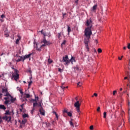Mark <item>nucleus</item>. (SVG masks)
Returning <instances> with one entry per match:
<instances>
[{
    "instance_id": "nucleus-1",
    "label": "nucleus",
    "mask_w": 130,
    "mask_h": 130,
    "mask_svg": "<svg viewBox=\"0 0 130 130\" xmlns=\"http://www.w3.org/2000/svg\"><path fill=\"white\" fill-rule=\"evenodd\" d=\"M75 58V57L72 56L70 60L68 55H66L65 57H63V60L64 62H66V64H68V63H71V64H74V63H76V60Z\"/></svg>"
},
{
    "instance_id": "nucleus-2",
    "label": "nucleus",
    "mask_w": 130,
    "mask_h": 130,
    "mask_svg": "<svg viewBox=\"0 0 130 130\" xmlns=\"http://www.w3.org/2000/svg\"><path fill=\"white\" fill-rule=\"evenodd\" d=\"M92 28L86 27L84 31V35L86 38H91V35H92Z\"/></svg>"
},
{
    "instance_id": "nucleus-3",
    "label": "nucleus",
    "mask_w": 130,
    "mask_h": 130,
    "mask_svg": "<svg viewBox=\"0 0 130 130\" xmlns=\"http://www.w3.org/2000/svg\"><path fill=\"white\" fill-rule=\"evenodd\" d=\"M3 119H4V120H6V121H7V122H10V121L12 120V117L8 116L7 115H5L4 117H2V116H0V123H2L3 122Z\"/></svg>"
},
{
    "instance_id": "nucleus-4",
    "label": "nucleus",
    "mask_w": 130,
    "mask_h": 130,
    "mask_svg": "<svg viewBox=\"0 0 130 130\" xmlns=\"http://www.w3.org/2000/svg\"><path fill=\"white\" fill-rule=\"evenodd\" d=\"M85 26H87V28H92L93 27V20H92V19L90 18L86 20Z\"/></svg>"
},
{
    "instance_id": "nucleus-5",
    "label": "nucleus",
    "mask_w": 130,
    "mask_h": 130,
    "mask_svg": "<svg viewBox=\"0 0 130 130\" xmlns=\"http://www.w3.org/2000/svg\"><path fill=\"white\" fill-rule=\"evenodd\" d=\"M74 106L76 107L78 113L80 114L81 113V111L80 110V106H81L80 101H77V102L74 104Z\"/></svg>"
},
{
    "instance_id": "nucleus-6",
    "label": "nucleus",
    "mask_w": 130,
    "mask_h": 130,
    "mask_svg": "<svg viewBox=\"0 0 130 130\" xmlns=\"http://www.w3.org/2000/svg\"><path fill=\"white\" fill-rule=\"evenodd\" d=\"M90 38H86V39H84V43L85 44V47L86 48V51L89 52V46H88V44H89V42H90V40H89Z\"/></svg>"
},
{
    "instance_id": "nucleus-7",
    "label": "nucleus",
    "mask_w": 130,
    "mask_h": 130,
    "mask_svg": "<svg viewBox=\"0 0 130 130\" xmlns=\"http://www.w3.org/2000/svg\"><path fill=\"white\" fill-rule=\"evenodd\" d=\"M2 93L3 94L6 93L4 95V96H5L6 97H8L9 96H11V94L10 93H9V91H8V88H2Z\"/></svg>"
},
{
    "instance_id": "nucleus-8",
    "label": "nucleus",
    "mask_w": 130,
    "mask_h": 130,
    "mask_svg": "<svg viewBox=\"0 0 130 130\" xmlns=\"http://www.w3.org/2000/svg\"><path fill=\"white\" fill-rule=\"evenodd\" d=\"M14 72L16 73V75H13V78H14L15 81H17V80L19 79V75L18 74V73H19V71H18L17 69H15Z\"/></svg>"
},
{
    "instance_id": "nucleus-9",
    "label": "nucleus",
    "mask_w": 130,
    "mask_h": 130,
    "mask_svg": "<svg viewBox=\"0 0 130 130\" xmlns=\"http://www.w3.org/2000/svg\"><path fill=\"white\" fill-rule=\"evenodd\" d=\"M73 70H74L75 73H79V72H81V69H80V67H79V66L73 67Z\"/></svg>"
},
{
    "instance_id": "nucleus-10",
    "label": "nucleus",
    "mask_w": 130,
    "mask_h": 130,
    "mask_svg": "<svg viewBox=\"0 0 130 130\" xmlns=\"http://www.w3.org/2000/svg\"><path fill=\"white\" fill-rule=\"evenodd\" d=\"M32 55V53L29 54L28 55H25L23 57V61L25 60V59L27 58H29Z\"/></svg>"
},
{
    "instance_id": "nucleus-11",
    "label": "nucleus",
    "mask_w": 130,
    "mask_h": 130,
    "mask_svg": "<svg viewBox=\"0 0 130 130\" xmlns=\"http://www.w3.org/2000/svg\"><path fill=\"white\" fill-rule=\"evenodd\" d=\"M39 112L40 113V114L42 115H45V111L43 109V108L42 109H39Z\"/></svg>"
},
{
    "instance_id": "nucleus-12",
    "label": "nucleus",
    "mask_w": 130,
    "mask_h": 130,
    "mask_svg": "<svg viewBox=\"0 0 130 130\" xmlns=\"http://www.w3.org/2000/svg\"><path fill=\"white\" fill-rule=\"evenodd\" d=\"M45 44H44L43 45H37V50H38L39 51L41 50V48L43 47V46H45ZM38 46H39V48H38Z\"/></svg>"
},
{
    "instance_id": "nucleus-13",
    "label": "nucleus",
    "mask_w": 130,
    "mask_h": 130,
    "mask_svg": "<svg viewBox=\"0 0 130 130\" xmlns=\"http://www.w3.org/2000/svg\"><path fill=\"white\" fill-rule=\"evenodd\" d=\"M43 43H44V44H46L47 45H50V43H49V42L46 41V39L43 40Z\"/></svg>"
},
{
    "instance_id": "nucleus-14",
    "label": "nucleus",
    "mask_w": 130,
    "mask_h": 130,
    "mask_svg": "<svg viewBox=\"0 0 130 130\" xmlns=\"http://www.w3.org/2000/svg\"><path fill=\"white\" fill-rule=\"evenodd\" d=\"M28 120L26 118H23V119L21 121V124H26V122H27Z\"/></svg>"
},
{
    "instance_id": "nucleus-15",
    "label": "nucleus",
    "mask_w": 130,
    "mask_h": 130,
    "mask_svg": "<svg viewBox=\"0 0 130 130\" xmlns=\"http://www.w3.org/2000/svg\"><path fill=\"white\" fill-rule=\"evenodd\" d=\"M9 97H11V98L10 100L11 102H12V103H14V102H15V101L16 100V98H13L12 95L9 96Z\"/></svg>"
},
{
    "instance_id": "nucleus-16",
    "label": "nucleus",
    "mask_w": 130,
    "mask_h": 130,
    "mask_svg": "<svg viewBox=\"0 0 130 130\" xmlns=\"http://www.w3.org/2000/svg\"><path fill=\"white\" fill-rule=\"evenodd\" d=\"M0 109H3V110H6L7 108L4 105H0Z\"/></svg>"
},
{
    "instance_id": "nucleus-17",
    "label": "nucleus",
    "mask_w": 130,
    "mask_h": 130,
    "mask_svg": "<svg viewBox=\"0 0 130 130\" xmlns=\"http://www.w3.org/2000/svg\"><path fill=\"white\" fill-rule=\"evenodd\" d=\"M11 113H12L11 112H10V110H7L6 111V112L5 113V115H11Z\"/></svg>"
},
{
    "instance_id": "nucleus-18",
    "label": "nucleus",
    "mask_w": 130,
    "mask_h": 130,
    "mask_svg": "<svg viewBox=\"0 0 130 130\" xmlns=\"http://www.w3.org/2000/svg\"><path fill=\"white\" fill-rule=\"evenodd\" d=\"M97 9V5H95L92 7V11L95 12L96 11V9Z\"/></svg>"
},
{
    "instance_id": "nucleus-19",
    "label": "nucleus",
    "mask_w": 130,
    "mask_h": 130,
    "mask_svg": "<svg viewBox=\"0 0 130 130\" xmlns=\"http://www.w3.org/2000/svg\"><path fill=\"white\" fill-rule=\"evenodd\" d=\"M26 73H29L30 75H32V71H31V69L30 68L27 69L26 71Z\"/></svg>"
},
{
    "instance_id": "nucleus-20",
    "label": "nucleus",
    "mask_w": 130,
    "mask_h": 130,
    "mask_svg": "<svg viewBox=\"0 0 130 130\" xmlns=\"http://www.w3.org/2000/svg\"><path fill=\"white\" fill-rule=\"evenodd\" d=\"M19 57L20 58L16 59L17 62H19V61H22V60L23 61V56H19Z\"/></svg>"
},
{
    "instance_id": "nucleus-21",
    "label": "nucleus",
    "mask_w": 130,
    "mask_h": 130,
    "mask_svg": "<svg viewBox=\"0 0 130 130\" xmlns=\"http://www.w3.org/2000/svg\"><path fill=\"white\" fill-rule=\"evenodd\" d=\"M71 126H72V127H74L75 126L74 125V123H73V119H71V120L69 121Z\"/></svg>"
},
{
    "instance_id": "nucleus-22",
    "label": "nucleus",
    "mask_w": 130,
    "mask_h": 130,
    "mask_svg": "<svg viewBox=\"0 0 130 130\" xmlns=\"http://www.w3.org/2000/svg\"><path fill=\"white\" fill-rule=\"evenodd\" d=\"M39 98L38 96L35 97V99H31V101H33V102H36L37 101H38Z\"/></svg>"
},
{
    "instance_id": "nucleus-23",
    "label": "nucleus",
    "mask_w": 130,
    "mask_h": 130,
    "mask_svg": "<svg viewBox=\"0 0 130 130\" xmlns=\"http://www.w3.org/2000/svg\"><path fill=\"white\" fill-rule=\"evenodd\" d=\"M126 71L127 72V74H128V72L130 71V66H127L126 68H125Z\"/></svg>"
},
{
    "instance_id": "nucleus-24",
    "label": "nucleus",
    "mask_w": 130,
    "mask_h": 130,
    "mask_svg": "<svg viewBox=\"0 0 130 130\" xmlns=\"http://www.w3.org/2000/svg\"><path fill=\"white\" fill-rule=\"evenodd\" d=\"M22 117L23 118H26V117L29 118V115H28V114H24L22 115Z\"/></svg>"
},
{
    "instance_id": "nucleus-25",
    "label": "nucleus",
    "mask_w": 130,
    "mask_h": 130,
    "mask_svg": "<svg viewBox=\"0 0 130 130\" xmlns=\"http://www.w3.org/2000/svg\"><path fill=\"white\" fill-rule=\"evenodd\" d=\"M46 125L47 127H50L51 124L49 122H45Z\"/></svg>"
},
{
    "instance_id": "nucleus-26",
    "label": "nucleus",
    "mask_w": 130,
    "mask_h": 130,
    "mask_svg": "<svg viewBox=\"0 0 130 130\" xmlns=\"http://www.w3.org/2000/svg\"><path fill=\"white\" fill-rule=\"evenodd\" d=\"M38 103H37V101L33 103V107L35 108V107H36V106H37V105H38Z\"/></svg>"
},
{
    "instance_id": "nucleus-27",
    "label": "nucleus",
    "mask_w": 130,
    "mask_h": 130,
    "mask_svg": "<svg viewBox=\"0 0 130 130\" xmlns=\"http://www.w3.org/2000/svg\"><path fill=\"white\" fill-rule=\"evenodd\" d=\"M38 104V107H40V109H42L43 107H42V105H41V103L39 102Z\"/></svg>"
},
{
    "instance_id": "nucleus-28",
    "label": "nucleus",
    "mask_w": 130,
    "mask_h": 130,
    "mask_svg": "<svg viewBox=\"0 0 130 130\" xmlns=\"http://www.w3.org/2000/svg\"><path fill=\"white\" fill-rule=\"evenodd\" d=\"M40 32H41L42 34H43L44 36H46V32L43 31V29H42L41 31H40Z\"/></svg>"
},
{
    "instance_id": "nucleus-29",
    "label": "nucleus",
    "mask_w": 130,
    "mask_h": 130,
    "mask_svg": "<svg viewBox=\"0 0 130 130\" xmlns=\"http://www.w3.org/2000/svg\"><path fill=\"white\" fill-rule=\"evenodd\" d=\"M67 114H68V116H70V117H72V116H73V114H72V112H68L67 113Z\"/></svg>"
},
{
    "instance_id": "nucleus-30",
    "label": "nucleus",
    "mask_w": 130,
    "mask_h": 130,
    "mask_svg": "<svg viewBox=\"0 0 130 130\" xmlns=\"http://www.w3.org/2000/svg\"><path fill=\"white\" fill-rule=\"evenodd\" d=\"M68 32L69 34H70V32H72V30L71 29L70 26H68Z\"/></svg>"
},
{
    "instance_id": "nucleus-31",
    "label": "nucleus",
    "mask_w": 130,
    "mask_h": 130,
    "mask_svg": "<svg viewBox=\"0 0 130 130\" xmlns=\"http://www.w3.org/2000/svg\"><path fill=\"white\" fill-rule=\"evenodd\" d=\"M32 81L30 80V82H28V89L30 88V86H31V85H32Z\"/></svg>"
},
{
    "instance_id": "nucleus-32",
    "label": "nucleus",
    "mask_w": 130,
    "mask_h": 130,
    "mask_svg": "<svg viewBox=\"0 0 130 130\" xmlns=\"http://www.w3.org/2000/svg\"><path fill=\"white\" fill-rule=\"evenodd\" d=\"M48 62L49 64H50V63H51V62H52V60H51L50 58H49L48 59Z\"/></svg>"
},
{
    "instance_id": "nucleus-33",
    "label": "nucleus",
    "mask_w": 130,
    "mask_h": 130,
    "mask_svg": "<svg viewBox=\"0 0 130 130\" xmlns=\"http://www.w3.org/2000/svg\"><path fill=\"white\" fill-rule=\"evenodd\" d=\"M9 102H10V100L5 101V105H8Z\"/></svg>"
},
{
    "instance_id": "nucleus-34",
    "label": "nucleus",
    "mask_w": 130,
    "mask_h": 130,
    "mask_svg": "<svg viewBox=\"0 0 130 130\" xmlns=\"http://www.w3.org/2000/svg\"><path fill=\"white\" fill-rule=\"evenodd\" d=\"M63 70V67L62 68V69L60 68H58V72H59L60 73H62Z\"/></svg>"
},
{
    "instance_id": "nucleus-35",
    "label": "nucleus",
    "mask_w": 130,
    "mask_h": 130,
    "mask_svg": "<svg viewBox=\"0 0 130 130\" xmlns=\"http://www.w3.org/2000/svg\"><path fill=\"white\" fill-rule=\"evenodd\" d=\"M21 39V38H19V39H17L16 41V44H19V41H20V40Z\"/></svg>"
},
{
    "instance_id": "nucleus-36",
    "label": "nucleus",
    "mask_w": 130,
    "mask_h": 130,
    "mask_svg": "<svg viewBox=\"0 0 130 130\" xmlns=\"http://www.w3.org/2000/svg\"><path fill=\"white\" fill-rule=\"evenodd\" d=\"M24 95H26V98H30V94L28 93H25Z\"/></svg>"
},
{
    "instance_id": "nucleus-37",
    "label": "nucleus",
    "mask_w": 130,
    "mask_h": 130,
    "mask_svg": "<svg viewBox=\"0 0 130 130\" xmlns=\"http://www.w3.org/2000/svg\"><path fill=\"white\" fill-rule=\"evenodd\" d=\"M69 112H68V110L66 109H64V110L63 111V114H64V113H68Z\"/></svg>"
},
{
    "instance_id": "nucleus-38",
    "label": "nucleus",
    "mask_w": 130,
    "mask_h": 130,
    "mask_svg": "<svg viewBox=\"0 0 130 130\" xmlns=\"http://www.w3.org/2000/svg\"><path fill=\"white\" fill-rule=\"evenodd\" d=\"M34 110H35V108H34V107H33L32 110H31V114H33V113H34Z\"/></svg>"
},
{
    "instance_id": "nucleus-39",
    "label": "nucleus",
    "mask_w": 130,
    "mask_h": 130,
    "mask_svg": "<svg viewBox=\"0 0 130 130\" xmlns=\"http://www.w3.org/2000/svg\"><path fill=\"white\" fill-rule=\"evenodd\" d=\"M98 52H99V53H101V52H102V50L100 48H99L98 50Z\"/></svg>"
},
{
    "instance_id": "nucleus-40",
    "label": "nucleus",
    "mask_w": 130,
    "mask_h": 130,
    "mask_svg": "<svg viewBox=\"0 0 130 130\" xmlns=\"http://www.w3.org/2000/svg\"><path fill=\"white\" fill-rule=\"evenodd\" d=\"M107 113L106 112H104V118H106Z\"/></svg>"
},
{
    "instance_id": "nucleus-41",
    "label": "nucleus",
    "mask_w": 130,
    "mask_h": 130,
    "mask_svg": "<svg viewBox=\"0 0 130 130\" xmlns=\"http://www.w3.org/2000/svg\"><path fill=\"white\" fill-rule=\"evenodd\" d=\"M61 36V34L60 33H58V39H60V37Z\"/></svg>"
},
{
    "instance_id": "nucleus-42",
    "label": "nucleus",
    "mask_w": 130,
    "mask_h": 130,
    "mask_svg": "<svg viewBox=\"0 0 130 130\" xmlns=\"http://www.w3.org/2000/svg\"><path fill=\"white\" fill-rule=\"evenodd\" d=\"M78 86H79V87H81L82 86V83H81L80 82H78L77 83Z\"/></svg>"
},
{
    "instance_id": "nucleus-43",
    "label": "nucleus",
    "mask_w": 130,
    "mask_h": 130,
    "mask_svg": "<svg viewBox=\"0 0 130 130\" xmlns=\"http://www.w3.org/2000/svg\"><path fill=\"white\" fill-rule=\"evenodd\" d=\"M89 129H90V130H93V129H94V126H93V125L90 126L89 127Z\"/></svg>"
},
{
    "instance_id": "nucleus-44",
    "label": "nucleus",
    "mask_w": 130,
    "mask_h": 130,
    "mask_svg": "<svg viewBox=\"0 0 130 130\" xmlns=\"http://www.w3.org/2000/svg\"><path fill=\"white\" fill-rule=\"evenodd\" d=\"M60 87L61 88V89H62L63 91V90H64V89H66V87L63 86V85H61Z\"/></svg>"
},
{
    "instance_id": "nucleus-45",
    "label": "nucleus",
    "mask_w": 130,
    "mask_h": 130,
    "mask_svg": "<svg viewBox=\"0 0 130 130\" xmlns=\"http://www.w3.org/2000/svg\"><path fill=\"white\" fill-rule=\"evenodd\" d=\"M92 51L94 52V53H97V51L96 50V49H93Z\"/></svg>"
},
{
    "instance_id": "nucleus-46",
    "label": "nucleus",
    "mask_w": 130,
    "mask_h": 130,
    "mask_svg": "<svg viewBox=\"0 0 130 130\" xmlns=\"http://www.w3.org/2000/svg\"><path fill=\"white\" fill-rule=\"evenodd\" d=\"M19 92H20V94H23L24 93V92H23V91H22V89H19Z\"/></svg>"
},
{
    "instance_id": "nucleus-47",
    "label": "nucleus",
    "mask_w": 130,
    "mask_h": 130,
    "mask_svg": "<svg viewBox=\"0 0 130 130\" xmlns=\"http://www.w3.org/2000/svg\"><path fill=\"white\" fill-rule=\"evenodd\" d=\"M66 40H64L63 42L61 43V45L66 44Z\"/></svg>"
},
{
    "instance_id": "nucleus-48",
    "label": "nucleus",
    "mask_w": 130,
    "mask_h": 130,
    "mask_svg": "<svg viewBox=\"0 0 130 130\" xmlns=\"http://www.w3.org/2000/svg\"><path fill=\"white\" fill-rule=\"evenodd\" d=\"M56 116V118L57 119V120H58V115H57V114L56 115H55Z\"/></svg>"
},
{
    "instance_id": "nucleus-49",
    "label": "nucleus",
    "mask_w": 130,
    "mask_h": 130,
    "mask_svg": "<svg viewBox=\"0 0 130 130\" xmlns=\"http://www.w3.org/2000/svg\"><path fill=\"white\" fill-rule=\"evenodd\" d=\"M117 91L116 90H114L113 92V95H115V93H116Z\"/></svg>"
},
{
    "instance_id": "nucleus-50",
    "label": "nucleus",
    "mask_w": 130,
    "mask_h": 130,
    "mask_svg": "<svg viewBox=\"0 0 130 130\" xmlns=\"http://www.w3.org/2000/svg\"><path fill=\"white\" fill-rule=\"evenodd\" d=\"M22 109H24V104H22L21 106Z\"/></svg>"
},
{
    "instance_id": "nucleus-51",
    "label": "nucleus",
    "mask_w": 130,
    "mask_h": 130,
    "mask_svg": "<svg viewBox=\"0 0 130 130\" xmlns=\"http://www.w3.org/2000/svg\"><path fill=\"white\" fill-rule=\"evenodd\" d=\"M124 79V80H128V81H129V82H130L129 79H127V77H125Z\"/></svg>"
},
{
    "instance_id": "nucleus-52",
    "label": "nucleus",
    "mask_w": 130,
    "mask_h": 130,
    "mask_svg": "<svg viewBox=\"0 0 130 130\" xmlns=\"http://www.w3.org/2000/svg\"><path fill=\"white\" fill-rule=\"evenodd\" d=\"M127 48H128V49H130V43H129V44H128Z\"/></svg>"
},
{
    "instance_id": "nucleus-53",
    "label": "nucleus",
    "mask_w": 130,
    "mask_h": 130,
    "mask_svg": "<svg viewBox=\"0 0 130 130\" xmlns=\"http://www.w3.org/2000/svg\"><path fill=\"white\" fill-rule=\"evenodd\" d=\"M1 18L3 19V18H5V15L3 14L1 16Z\"/></svg>"
},
{
    "instance_id": "nucleus-54",
    "label": "nucleus",
    "mask_w": 130,
    "mask_h": 130,
    "mask_svg": "<svg viewBox=\"0 0 130 130\" xmlns=\"http://www.w3.org/2000/svg\"><path fill=\"white\" fill-rule=\"evenodd\" d=\"M93 96H95V97H97V96H98V95L97 94V93H94L93 94Z\"/></svg>"
},
{
    "instance_id": "nucleus-55",
    "label": "nucleus",
    "mask_w": 130,
    "mask_h": 130,
    "mask_svg": "<svg viewBox=\"0 0 130 130\" xmlns=\"http://www.w3.org/2000/svg\"><path fill=\"white\" fill-rule=\"evenodd\" d=\"M96 110H97V111H100V107H98Z\"/></svg>"
},
{
    "instance_id": "nucleus-56",
    "label": "nucleus",
    "mask_w": 130,
    "mask_h": 130,
    "mask_svg": "<svg viewBox=\"0 0 130 130\" xmlns=\"http://www.w3.org/2000/svg\"><path fill=\"white\" fill-rule=\"evenodd\" d=\"M9 99V98H4V100H5V101H7Z\"/></svg>"
},
{
    "instance_id": "nucleus-57",
    "label": "nucleus",
    "mask_w": 130,
    "mask_h": 130,
    "mask_svg": "<svg viewBox=\"0 0 130 130\" xmlns=\"http://www.w3.org/2000/svg\"><path fill=\"white\" fill-rule=\"evenodd\" d=\"M19 128H23V125H20L19 126Z\"/></svg>"
},
{
    "instance_id": "nucleus-58",
    "label": "nucleus",
    "mask_w": 130,
    "mask_h": 130,
    "mask_svg": "<svg viewBox=\"0 0 130 130\" xmlns=\"http://www.w3.org/2000/svg\"><path fill=\"white\" fill-rule=\"evenodd\" d=\"M78 2H79V0L75 1V4H76V5H78Z\"/></svg>"
},
{
    "instance_id": "nucleus-59",
    "label": "nucleus",
    "mask_w": 130,
    "mask_h": 130,
    "mask_svg": "<svg viewBox=\"0 0 130 130\" xmlns=\"http://www.w3.org/2000/svg\"><path fill=\"white\" fill-rule=\"evenodd\" d=\"M3 98V94L2 93H0V99L1 98Z\"/></svg>"
},
{
    "instance_id": "nucleus-60",
    "label": "nucleus",
    "mask_w": 130,
    "mask_h": 130,
    "mask_svg": "<svg viewBox=\"0 0 130 130\" xmlns=\"http://www.w3.org/2000/svg\"><path fill=\"white\" fill-rule=\"evenodd\" d=\"M66 13H62V16H63V18H64V16H66Z\"/></svg>"
},
{
    "instance_id": "nucleus-61",
    "label": "nucleus",
    "mask_w": 130,
    "mask_h": 130,
    "mask_svg": "<svg viewBox=\"0 0 130 130\" xmlns=\"http://www.w3.org/2000/svg\"><path fill=\"white\" fill-rule=\"evenodd\" d=\"M53 113L54 114H55V115H56V114H57V113H56L55 111H53Z\"/></svg>"
},
{
    "instance_id": "nucleus-62",
    "label": "nucleus",
    "mask_w": 130,
    "mask_h": 130,
    "mask_svg": "<svg viewBox=\"0 0 130 130\" xmlns=\"http://www.w3.org/2000/svg\"><path fill=\"white\" fill-rule=\"evenodd\" d=\"M54 122H55V121H52V124H53V125H54Z\"/></svg>"
},
{
    "instance_id": "nucleus-63",
    "label": "nucleus",
    "mask_w": 130,
    "mask_h": 130,
    "mask_svg": "<svg viewBox=\"0 0 130 130\" xmlns=\"http://www.w3.org/2000/svg\"><path fill=\"white\" fill-rule=\"evenodd\" d=\"M5 37H9V34H5Z\"/></svg>"
},
{
    "instance_id": "nucleus-64",
    "label": "nucleus",
    "mask_w": 130,
    "mask_h": 130,
    "mask_svg": "<svg viewBox=\"0 0 130 130\" xmlns=\"http://www.w3.org/2000/svg\"><path fill=\"white\" fill-rule=\"evenodd\" d=\"M15 125L17 124V120H15Z\"/></svg>"
}]
</instances>
